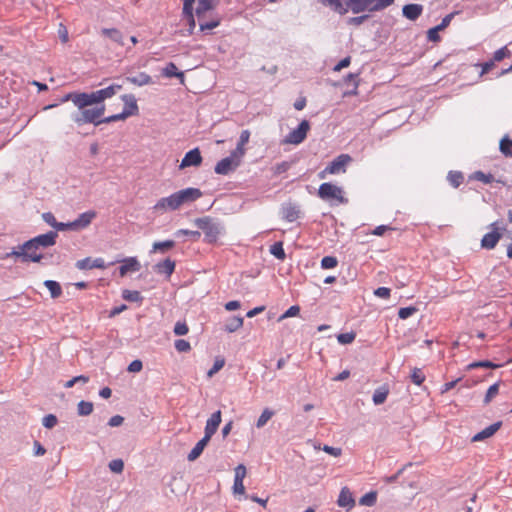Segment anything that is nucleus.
Segmentation results:
<instances>
[{
  "label": "nucleus",
  "mask_w": 512,
  "mask_h": 512,
  "mask_svg": "<svg viewBox=\"0 0 512 512\" xmlns=\"http://www.w3.org/2000/svg\"><path fill=\"white\" fill-rule=\"evenodd\" d=\"M240 165V161L235 160L233 157L228 156L220 160L214 171L219 175H228L230 172L234 171Z\"/></svg>",
  "instance_id": "nucleus-11"
},
{
  "label": "nucleus",
  "mask_w": 512,
  "mask_h": 512,
  "mask_svg": "<svg viewBox=\"0 0 512 512\" xmlns=\"http://www.w3.org/2000/svg\"><path fill=\"white\" fill-rule=\"evenodd\" d=\"M57 422H58L57 417L53 414H48V415L44 416V418L42 420L43 426L47 429H52L53 427H55Z\"/></svg>",
  "instance_id": "nucleus-52"
},
{
  "label": "nucleus",
  "mask_w": 512,
  "mask_h": 512,
  "mask_svg": "<svg viewBox=\"0 0 512 512\" xmlns=\"http://www.w3.org/2000/svg\"><path fill=\"white\" fill-rule=\"evenodd\" d=\"M195 0H183V18L194 16L193 15V3Z\"/></svg>",
  "instance_id": "nucleus-54"
},
{
  "label": "nucleus",
  "mask_w": 512,
  "mask_h": 512,
  "mask_svg": "<svg viewBox=\"0 0 512 512\" xmlns=\"http://www.w3.org/2000/svg\"><path fill=\"white\" fill-rule=\"evenodd\" d=\"M109 469L114 473H121L124 469V462L121 459H114L110 461Z\"/></svg>",
  "instance_id": "nucleus-56"
},
{
  "label": "nucleus",
  "mask_w": 512,
  "mask_h": 512,
  "mask_svg": "<svg viewBox=\"0 0 512 512\" xmlns=\"http://www.w3.org/2000/svg\"><path fill=\"white\" fill-rule=\"evenodd\" d=\"M352 161V157L348 154H340L324 169L328 174H338L345 172V167Z\"/></svg>",
  "instance_id": "nucleus-9"
},
{
  "label": "nucleus",
  "mask_w": 512,
  "mask_h": 512,
  "mask_svg": "<svg viewBox=\"0 0 512 512\" xmlns=\"http://www.w3.org/2000/svg\"><path fill=\"white\" fill-rule=\"evenodd\" d=\"M176 235L177 236H179V235L189 236L192 240L196 241L200 238L201 233L199 231H194V230L180 229L176 232Z\"/></svg>",
  "instance_id": "nucleus-58"
},
{
  "label": "nucleus",
  "mask_w": 512,
  "mask_h": 512,
  "mask_svg": "<svg viewBox=\"0 0 512 512\" xmlns=\"http://www.w3.org/2000/svg\"><path fill=\"white\" fill-rule=\"evenodd\" d=\"M141 268V265L136 257H129L123 260V265L119 267V273L121 276H125L128 272H137Z\"/></svg>",
  "instance_id": "nucleus-22"
},
{
  "label": "nucleus",
  "mask_w": 512,
  "mask_h": 512,
  "mask_svg": "<svg viewBox=\"0 0 512 512\" xmlns=\"http://www.w3.org/2000/svg\"><path fill=\"white\" fill-rule=\"evenodd\" d=\"M121 99L125 104L124 113H129V117L138 114L139 108L133 94H124Z\"/></svg>",
  "instance_id": "nucleus-24"
},
{
  "label": "nucleus",
  "mask_w": 512,
  "mask_h": 512,
  "mask_svg": "<svg viewBox=\"0 0 512 512\" xmlns=\"http://www.w3.org/2000/svg\"><path fill=\"white\" fill-rule=\"evenodd\" d=\"M244 319L240 316H234L227 320L225 323V331L233 333L243 326Z\"/></svg>",
  "instance_id": "nucleus-31"
},
{
  "label": "nucleus",
  "mask_w": 512,
  "mask_h": 512,
  "mask_svg": "<svg viewBox=\"0 0 512 512\" xmlns=\"http://www.w3.org/2000/svg\"><path fill=\"white\" fill-rule=\"evenodd\" d=\"M76 268L79 270H88V269H105L107 268V264L104 262L102 258L92 259L90 257H86L84 259L78 260L75 264Z\"/></svg>",
  "instance_id": "nucleus-14"
},
{
  "label": "nucleus",
  "mask_w": 512,
  "mask_h": 512,
  "mask_svg": "<svg viewBox=\"0 0 512 512\" xmlns=\"http://www.w3.org/2000/svg\"><path fill=\"white\" fill-rule=\"evenodd\" d=\"M318 196L322 200H330L335 199L338 203L344 204L347 203V199L343 196L342 188L332 184V183H322L318 189Z\"/></svg>",
  "instance_id": "nucleus-6"
},
{
  "label": "nucleus",
  "mask_w": 512,
  "mask_h": 512,
  "mask_svg": "<svg viewBox=\"0 0 512 512\" xmlns=\"http://www.w3.org/2000/svg\"><path fill=\"white\" fill-rule=\"evenodd\" d=\"M194 224L204 233V241L212 244L216 243L219 237L224 233V226L215 218L204 216L196 218Z\"/></svg>",
  "instance_id": "nucleus-4"
},
{
  "label": "nucleus",
  "mask_w": 512,
  "mask_h": 512,
  "mask_svg": "<svg viewBox=\"0 0 512 512\" xmlns=\"http://www.w3.org/2000/svg\"><path fill=\"white\" fill-rule=\"evenodd\" d=\"M416 312H417V308L414 307V306L402 307L398 311V316H399L400 319L404 320V319L409 318L410 316H412Z\"/></svg>",
  "instance_id": "nucleus-48"
},
{
  "label": "nucleus",
  "mask_w": 512,
  "mask_h": 512,
  "mask_svg": "<svg viewBox=\"0 0 512 512\" xmlns=\"http://www.w3.org/2000/svg\"><path fill=\"white\" fill-rule=\"evenodd\" d=\"M337 503L340 507L347 508L348 510L354 507V498L347 487L341 489Z\"/></svg>",
  "instance_id": "nucleus-25"
},
{
  "label": "nucleus",
  "mask_w": 512,
  "mask_h": 512,
  "mask_svg": "<svg viewBox=\"0 0 512 512\" xmlns=\"http://www.w3.org/2000/svg\"><path fill=\"white\" fill-rule=\"evenodd\" d=\"M175 246V242L173 240H166L163 242H155L153 244V250L159 252H166L172 249Z\"/></svg>",
  "instance_id": "nucleus-43"
},
{
  "label": "nucleus",
  "mask_w": 512,
  "mask_h": 512,
  "mask_svg": "<svg viewBox=\"0 0 512 512\" xmlns=\"http://www.w3.org/2000/svg\"><path fill=\"white\" fill-rule=\"evenodd\" d=\"M244 146L245 145H240L239 143H237V147L235 148V150H233L231 152L230 156L233 157L235 160L241 162V159L245 155V148H244Z\"/></svg>",
  "instance_id": "nucleus-61"
},
{
  "label": "nucleus",
  "mask_w": 512,
  "mask_h": 512,
  "mask_svg": "<svg viewBox=\"0 0 512 512\" xmlns=\"http://www.w3.org/2000/svg\"><path fill=\"white\" fill-rule=\"evenodd\" d=\"M497 222H494L492 226L494 227V231L486 233L482 240L481 246L485 249H493L501 238V234L496 231L498 229Z\"/></svg>",
  "instance_id": "nucleus-16"
},
{
  "label": "nucleus",
  "mask_w": 512,
  "mask_h": 512,
  "mask_svg": "<svg viewBox=\"0 0 512 512\" xmlns=\"http://www.w3.org/2000/svg\"><path fill=\"white\" fill-rule=\"evenodd\" d=\"M356 334L354 332L341 333L337 336L340 344H350L354 341Z\"/></svg>",
  "instance_id": "nucleus-51"
},
{
  "label": "nucleus",
  "mask_w": 512,
  "mask_h": 512,
  "mask_svg": "<svg viewBox=\"0 0 512 512\" xmlns=\"http://www.w3.org/2000/svg\"><path fill=\"white\" fill-rule=\"evenodd\" d=\"M104 113L105 105L102 104L100 106H95L91 109H86L83 111L73 113L71 115V118L77 126H82L87 123H91L95 126H98L102 123L116 122L120 120H125L129 117V113H124V111H122L121 113L102 118Z\"/></svg>",
  "instance_id": "nucleus-2"
},
{
  "label": "nucleus",
  "mask_w": 512,
  "mask_h": 512,
  "mask_svg": "<svg viewBox=\"0 0 512 512\" xmlns=\"http://www.w3.org/2000/svg\"><path fill=\"white\" fill-rule=\"evenodd\" d=\"M189 328L185 322L178 321L174 326V333L178 336L186 335Z\"/></svg>",
  "instance_id": "nucleus-60"
},
{
  "label": "nucleus",
  "mask_w": 512,
  "mask_h": 512,
  "mask_svg": "<svg viewBox=\"0 0 512 512\" xmlns=\"http://www.w3.org/2000/svg\"><path fill=\"white\" fill-rule=\"evenodd\" d=\"M28 244H29V240L22 244V248L24 250L25 262L26 263H28V262L39 263L44 258V255L38 252L39 248L35 244L33 246H29V247H28Z\"/></svg>",
  "instance_id": "nucleus-15"
},
{
  "label": "nucleus",
  "mask_w": 512,
  "mask_h": 512,
  "mask_svg": "<svg viewBox=\"0 0 512 512\" xmlns=\"http://www.w3.org/2000/svg\"><path fill=\"white\" fill-rule=\"evenodd\" d=\"M58 234L56 231H49L45 234L38 235L29 240V246H33L34 244L40 248H47L55 245Z\"/></svg>",
  "instance_id": "nucleus-10"
},
{
  "label": "nucleus",
  "mask_w": 512,
  "mask_h": 512,
  "mask_svg": "<svg viewBox=\"0 0 512 512\" xmlns=\"http://www.w3.org/2000/svg\"><path fill=\"white\" fill-rule=\"evenodd\" d=\"M175 269V262L171 260L170 258H166L165 260L157 263L154 266V270L158 274H164L167 277H170L171 274L174 272Z\"/></svg>",
  "instance_id": "nucleus-26"
},
{
  "label": "nucleus",
  "mask_w": 512,
  "mask_h": 512,
  "mask_svg": "<svg viewBox=\"0 0 512 512\" xmlns=\"http://www.w3.org/2000/svg\"><path fill=\"white\" fill-rule=\"evenodd\" d=\"M122 297L129 302H141L143 300L140 292L136 290H124Z\"/></svg>",
  "instance_id": "nucleus-40"
},
{
  "label": "nucleus",
  "mask_w": 512,
  "mask_h": 512,
  "mask_svg": "<svg viewBox=\"0 0 512 512\" xmlns=\"http://www.w3.org/2000/svg\"><path fill=\"white\" fill-rule=\"evenodd\" d=\"M300 312V307L298 305L291 306L284 314H282L279 320H283L285 318L297 316Z\"/></svg>",
  "instance_id": "nucleus-63"
},
{
  "label": "nucleus",
  "mask_w": 512,
  "mask_h": 512,
  "mask_svg": "<svg viewBox=\"0 0 512 512\" xmlns=\"http://www.w3.org/2000/svg\"><path fill=\"white\" fill-rule=\"evenodd\" d=\"M45 287L49 290L50 295L53 299L58 298L62 294L61 285L54 280H46L44 281Z\"/></svg>",
  "instance_id": "nucleus-32"
},
{
  "label": "nucleus",
  "mask_w": 512,
  "mask_h": 512,
  "mask_svg": "<svg viewBox=\"0 0 512 512\" xmlns=\"http://www.w3.org/2000/svg\"><path fill=\"white\" fill-rule=\"evenodd\" d=\"M499 149L506 157H512V139L505 136L501 139Z\"/></svg>",
  "instance_id": "nucleus-33"
},
{
  "label": "nucleus",
  "mask_w": 512,
  "mask_h": 512,
  "mask_svg": "<svg viewBox=\"0 0 512 512\" xmlns=\"http://www.w3.org/2000/svg\"><path fill=\"white\" fill-rule=\"evenodd\" d=\"M126 81L136 86H145L152 83V78L145 72H140L135 76L126 77Z\"/></svg>",
  "instance_id": "nucleus-27"
},
{
  "label": "nucleus",
  "mask_w": 512,
  "mask_h": 512,
  "mask_svg": "<svg viewBox=\"0 0 512 512\" xmlns=\"http://www.w3.org/2000/svg\"><path fill=\"white\" fill-rule=\"evenodd\" d=\"M270 253L279 260H284L286 258L282 242H275L273 245H271Z\"/></svg>",
  "instance_id": "nucleus-38"
},
{
  "label": "nucleus",
  "mask_w": 512,
  "mask_h": 512,
  "mask_svg": "<svg viewBox=\"0 0 512 512\" xmlns=\"http://www.w3.org/2000/svg\"><path fill=\"white\" fill-rule=\"evenodd\" d=\"M322 5L330 7L334 12L344 15L348 12V8H345L341 0H318Z\"/></svg>",
  "instance_id": "nucleus-28"
},
{
  "label": "nucleus",
  "mask_w": 512,
  "mask_h": 512,
  "mask_svg": "<svg viewBox=\"0 0 512 512\" xmlns=\"http://www.w3.org/2000/svg\"><path fill=\"white\" fill-rule=\"evenodd\" d=\"M388 396V390L386 388H379L373 394V402L375 405L383 404Z\"/></svg>",
  "instance_id": "nucleus-42"
},
{
  "label": "nucleus",
  "mask_w": 512,
  "mask_h": 512,
  "mask_svg": "<svg viewBox=\"0 0 512 512\" xmlns=\"http://www.w3.org/2000/svg\"><path fill=\"white\" fill-rule=\"evenodd\" d=\"M476 66L481 67L480 77H482L484 74L488 73L490 70H492L495 66V62L491 59L485 63H477Z\"/></svg>",
  "instance_id": "nucleus-62"
},
{
  "label": "nucleus",
  "mask_w": 512,
  "mask_h": 512,
  "mask_svg": "<svg viewBox=\"0 0 512 512\" xmlns=\"http://www.w3.org/2000/svg\"><path fill=\"white\" fill-rule=\"evenodd\" d=\"M174 195L179 207H181L185 203H191L199 199L202 196V192L198 188L189 187L175 192Z\"/></svg>",
  "instance_id": "nucleus-8"
},
{
  "label": "nucleus",
  "mask_w": 512,
  "mask_h": 512,
  "mask_svg": "<svg viewBox=\"0 0 512 512\" xmlns=\"http://www.w3.org/2000/svg\"><path fill=\"white\" fill-rule=\"evenodd\" d=\"M89 381V377L85 376V375H79V376H76V377H73L72 379L68 380L65 384H64V387L65 388H71L73 387L76 383L78 382H81V383H87Z\"/></svg>",
  "instance_id": "nucleus-55"
},
{
  "label": "nucleus",
  "mask_w": 512,
  "mask_h": 512,
  "mask_svg": "<svg viewBox=\"0 0 512 512\" xmlns=\"http://www.w3.org/2000/svg\"><path fill=\"white\" fill-rule=\"evenodd\" d=\"M274 415V412L268 408H265L261 415L259 416L257 422H256V427L257 428H262L266 425V423L272 418V416Z\"/></svg>",
  "instance_id": "nucleus-39"
},
{
  "label": "nucleus",
  "mask_w": 512,
  "mask_h": 512,
  "mask_svg": "<svg viewBox=\"0 0 512 512\" xmlns=\"http://www.w3.org/2000/svg\"><path fill=\"white\" fill-rule=\"evenodd\" d=\"M282 218L288 222H294L299 218L300 209L297 205L286 203L281 208Z\"/></svg>",
  "instance_id": "nucleus-19"
},
{
  "label": "nucleus",
  "mask_w": 512,
  "mask_h": 512,
  "mask_svg": "<svg viewBox=\"0 0 512 512\" xmlns=\"http://www.w3.org/2000/svg\"><path fill=\"white\" fill-rule=\"evenodd\" d=\"M96 215V212L93 210L81 213L78 216V218L73 221L75 230H81L88 227L91 224L92 220L96 217Z\"/></svg>",
  "instance_id": "nucleus-18"
},
{
  "label": "nucleus",
  "mask_w": 512,
  "mask_h": 512,
  "mask_svg": "<svg viewBox=\"0 0 512 512\" xmlns=\"http://www.w3.org/2000/svg\"><path fill=\"white\" fill-rule=\"evenodd\" d=\"M224 365H225L224 358H216L212 368L207 372V376L212 377L214 374H216L218 371H220Z\"/></svg>",
  "instance_id": "nucleus-49"
},
{
  "label": "nucleus",
  "mask_w": 512,
  "mask_h": 512,
  "mask_svg": "<svg viewBox=\"0 0 512 512\" xmlns=\"http://www.w3.org/2000/svg\"><path fill=\"white\" fill-rule=\"evenodd\" d=\"M221 423V411L214 412L206 422L204 434L210 438L216 433Z\"/></svg>",
  "instance_id": "nucleus-17"
},
{
  "label": "nucleus",
  "mask_w": 512,
  "mask_h": 512,
  "mask_svg": "<svg viewBox=\"0 0 512 512\" xmlns=\"http://www.w3.org/2000/svg\"><path fill=\"white\" fill-rule=\"evenodd\" d=\"M376 501H377V493L374 491H371V492H368L365 495H363L360 498L359 503L361 505L371 507V506L375 505Z\"/></svg>",
  "instance_id": "nucleus-41"
},
{
  "label": "nucleus",
  "mask_w": 512,
  "mask_h": 512,
  "mask_svg": "<svg viewBox=\"0 0 512 512\" xmlns=\"http://www.w3.org/2000/svg\"><path fill=\"white\" fill-rule=\"evenodd\" d=\"M11 257L18 258V259H20V261L22 263H26L22 245H19L18 247L13 248L11 252L5 253L3 256H1V259H8Z\"/></svg>",
  "instance_id": "nucleus-37"
},
{
  "label": "nucleus",
  "mask_w": 512,
  "mask_h": 512,
  "mask_svg": "<svg viewBox=\"0 0 512 512\" xmlns=\"http://www.w3.org/2000/svg\"><path fill=\"white\" fill-rule=\"evenodd\" d=\"M510 56V51L507 49L506 46L496 50L493 54V61L494 62H500L502 61L505 57H508Z\"/></svg>",
  "instance_id": "nucleus-50"
},
{
  "label": "nucleus",
  "mask_w": 512,
  "mask_h": 512,
  "mask_svg": "<svg viewBox=\"0 0 512 512\" xmlns=\"http://www.w3.org/2000/svg\"><path fill=\"white\" fill-rule=\"evenodd\" d=\"M499 392V383H495L493 385H491L487 392H486V395L484 397V403L485 404H488L492 401V399L498 394Z\"/></svg>",
  "instance_id": "nucleus-45"
},
{
  "label": "nucleus",
  "mask_w": 512,
  "mask_h": 512,
  "mask_svg": "<svg viewBox=\"0 0 512 512\" xmlns=\"http://www.w3.org/2000/svg\"><path fill=\"white\" fill-rule=\"evenodd\" d=\"M410 378L411 381L416 385H421L425 381V375L420 368H414Z\"/></svg>",
  "instance_id": "nucleus-44"
},
{
  "label": "nucleus",
  "mask_w": 512,
  "mask_h": 512,
  "mask_svg": "<svg viewBox=\"0 0 512 512\" xmlns=\"http://www.w3.org/2000/svg\"><path fill=\"white\" fill-rule=\"evenodd\" d=\"M473 178L475 180L481 181V182H483L485 184H489V183H491L494 180V177H493L492 174H490V173L486 174V173H484L482 171L474 172Z\"/></svg>",
  "instance_id": "nucleus-47"
},
{
  "label": "nucleus",
  "mask_w": 512,
  "mask_h": 512,
  "mask_svg": "<svg viewBox=\"0 0 512 512\" xmlns=\"http://www.w3.org/2000/svg\"><path fill=\"white\" fill-rule=\"evenodd\" d=\"M423 12V6L421 4H407L402 8V14L404 17L411 21L417 20Z\"/></svg>",
  "instance_id": "nucleus-21"
},
{
  "label": "nucleus",
  "mask_w": 512,
  "mask_h": 512,
  "mask_svg": "<svg viewBox=\"0 0 512 512\" xmlns=\"http://www.w3.org/2000/svg\"><path fill=\"white\" fill-rule=\"evenodd\" d=\"M291 167V163L290 162H287V161H283V162H280V163H277L274 167H273V172L275 175H280L282 173H285L286 171H288Z\"/></svg>",
  "instance_id": "nucleus-53"
},
{
  "label": "nucleus",
  "mask_w": 512,
  "mask_h": 512,
  "mask_svg": "<svg viewBox=\"0 0 512 512\" xmlns=\"http://www.w3.org/2000/svg\"><path fill=\"white\" fill-rule=\"evenodd\" d=\"M338 264V260L334 256H325L321 260V267L323 269L335 268Z\"/></svg>",
  "instance_id": "nucleus-46"
},
{
  "label": "nucleus",
  "mask_w": 512,
  "mask_h": 512,
  "mask_svg": "<svg viewBox=\"0 0 512 512\" xmlns=\"http://www.w3.org/2000/svg\"><path fill=\"white\" fill-rule=\"evenodd\" d=\"M162 75L167 78H172V77L180 78L182 82L184 80V73L179 72L177 66L173 62L168 63L163 68Z\"/></svg>",
  "instance_id": "nucleus-30"
},
{
  "label": "nucleus",
  "mask_w": 512,
  "mask_h": 512,
  "mask_svg": "<svg viewBox=\"0 0 512 512\" xmlns=\"http://www.w3.org/2000/svg\"><path fill=\"white\" fill-rule=\"evenodd\" d=\"M101 34L110 38L113 42L123 46V34L115 28H103Z\"/></svg>",
  "instance_id": "nucleus-29"
},
{
  "label": "nucleus",
  "mask_w": 512,
  "mask_h": 512,
  "mask_svg": "<svg viewBox=\"0 0 512 512\" xmlns=\"http://www.w3.org/2000/svg\"><path fill=\"white\" fill-rule=\"evenodd\" d=\"M42 218L48 225H50L53 228H55L58 223L55 216L51 212L43 213Z\"/></svg>",
  "instance_id": "nucleus-64"
},
{
  "label": "nucleus",
  "mask_w": 512,
  "mask_h": 512,
  "mask_svg": "<svg viewBox=\"0 0 512 512\" xmlns=\"http://www.w3.org/2000/svg\"><path fill=\"white\" fill-rule=\"evenodd\" d=\"M121 84H112L106 88L87 92H70L61 98V103L71 101L79 111L88 109L87 107L96 105L100 106L103 102L114 96L119 90L122 89Z\"/></svg>",
  "instance_id": "nucleus-1"
},
{
  "label": "nucleus",
  "mask_w": 512,
  "mask_h": 512,
  "mask_svg": "<svg viewBox=\"0 0 512 512\" xmlns=\"http://www.w3.org/2000/svg\"><path fill=\"white\" fill-rule=\"evenodd\" d=\"M447 179L454 188H457L462 184L464 176L459 171H450L448 173Z\"/></svg>",
  "instance_id": "nucleus-35"
},
{
  "label": "nucleus",
  "mask_w": 512,
  "mask_h": 512,
  "mask_svg": "<svg viewBox=\"0 0 512 512\" xmlns=\"http://www.w3.org/2000/svg\"><path fill=\"white\" fill-rule=\"evenodd\" d=\"M344 82L347 85H352L353 90L347 92V95H356L357 94V88H358V74L355 73H349L347 76L344 77Z\"/></svg>",
  "instance_id": "nucleus-36"
},
{
  "label": "nucleus",
  "mask_w": 512,
  "mask_h": 512,
  "mask_svg": "<svg viewBox=\"0 0 512 512\" xmlns=\"http://www.w3.org/2000/svg\"><path fill=\"white\" fill-rule=\"evenodd\" d=\"M369 15L368 14H363V15H359V16H355V17H351L349 18L348 20V24L349 25H353V26H360L361 24H363L366 20L369 19Z\"/></svg>",
  "instance_id": "nucleus-59"
},
{
  "label": "nucleus",
  "mask_w": 512,
  "mask_h": 512,
  "mask_svg": "<svg viewBox=\"0 0 512 512\" xmlns=\"http://www.w3.org/2000/svg\"><path fill=\"white\" fill-rule=\"evenodd\" d=\"M202 163V156H201V153H200V150L199 148H194L190 151H188L182 161H181V164H180V168H186V167H191V166H194V167H198L200 166Z\"/></svg>",
  "instance_id": "nucleus-13"
},
{
  "label": "nucleus",
  "mask_w": 512,
  "mask_h": 512,
  "mask_svg": "<svg viewBox=\"0 0 512 512\" xmlns=\"http://www.w3.org/2000/svg\"><path fill=\"white\" fill-rule=\"evenodd\" d=\"M218 3L217 0H199L195 15L199 24V30L206 32L218 27L222 21V17L219 14H214L210 20H206L207 14H213V10Z\"/></svg>",
  "instance_id": "nucleus-3"
},
{
  "label": "nucleus",
  "mask_w": 512,
  "mask_h": 512,
  "mask_svg": "<svg viewBox=\"0 0 512 512\" xmlns=\"http://www.w3.org/2000/svg\"><path fill=\"white\" fill-rule=\"evenodd\" d=\"M501 426H502L501 421L491 424L490 426L486 427L482 431L475 434L472 437V442H479V441H482L484 439H487V438L493 436L500 429Z\"/></svg>",
  "instance_id": "nucleus-20"
},
{
  "label": "nucleus",
  "mask_w": 512,
  "mask_h": 512,
  "mask_svg": "<svg viewBox=\"0 0 512 512\" xmlns=\"http://www.w3.org/2000/svg\"><path fill=\"white\" fill-rule=\"evenodd\" d=\"M210 440L211 438L204 434V437L201 440H199L196 443V445L192 448V450L189 452L187 456L188 461L192 462L198 459Z\"/></svg>",
  "instance_id": "nucleus-23"
},
{
  "label": "nucleus",
  "mask_w": 512,
  "mask_h": 512,
  "mask_svg": "<svg viewBox=\"0 0 512 512\" xmlns=\"http://www.w3.org/2000/svg\"><path fill=\"white\" fill-rule=\"evenodd\" d=\"M179 208L180 207L177 203L174 193L168 197H163L159 199L153 206V210L157 212L175 211Z\"/></svg>",
  "instance_id": "nucleus-12"
},
{
  "label": "nucleus",
  "mask_w": 512,
  "mask_h": 512,
  "mask_svg": "<svg viewBox=\"0 0 512 512\" xmlns=\"http://www.w3.org/2000/svg\"><path fill=\"white\" fill-rule=\"evenodd\" d=\"M77 412L80 416H88L93 412V403L81 400L77 405Z\"/></svg>",
  "instance_id": "nucleus-34"
},
{
  "label": "nucleus",
  "mask_w": 512,
  "mask_h": 512,
  "mask_svg": "<svg viewBox=\"0 0 512 512\" xmlns=\"http://www.w3.org/2000/svg\"><path fill=\"white\" fill-rule=\"evenodd\" d=\"M310 130V123L308 120H303L300 122L296 129H293L289 132L285 138L282 140L283 144H293L298 145L302 143L306 137L307 133Z\"/></svg>",
  "instance_id": "nucleus-7"
},
{
  "label": "nucleus",
  "mask_w": 512,
  "mask_h": 512,
  "mask_svg": "<svg viewBox=\"0 0 512 512\" xmlns=\"http://www.w3.org/2000/svg\"><path fill=\"white\" fill-rule=\"evenodd\" d=\"M174 346L178 352H188L191 349L190 343L184 339L176 340Z\"/></svg>",
  "instance_id": "nucleus-57"
},
{
  "label": "nucleus",
  "mask_w": 512,
  "mask_h": 512,
  "mask_svg": "<svg viewBox=\"0 0 512 512\" xmlns=\"http://www.w3.org/2000/svg\"><path fill=\"white\" fill-rule=\"evenodd\" d=\"M395 0H345V8L353 14L379 12L391 6Z\"/></svg>",
  "instance_id": "nucleus-5"
}]
</instances>
